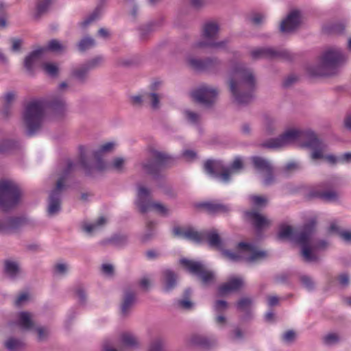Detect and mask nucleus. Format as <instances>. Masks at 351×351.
Returning a JSON list of instances; mask_svg holds the SVG:
<instances>
[{
  "label": "nucleus",
  "mask_w": 351,
  "mask_h": 351,
  "mask_svg": "<svg viewBox=\"0 0 351 351\" xmlns=\"http://www.w3.org/2000/svg\"><path fill=\"white\" fill-rule=\"evenodd\" d=\"M227 82L235 103L246 104L252 99L256 87V78L252 69L243 63L231 62Z\"/></svg>",
  "instance_id": "nucleus-1"
},
{
  "label": "nucleus",
  "mask_w": 351,
  "mask_h": 351,
  "mask_svg": "<svg viewBox=\"0 0 351 351\" xmlns=\"http://www.w3.org/2000/svg\"><path fill=\"white\" fill-rule=\"evenodd\" d=\"M64 101L60 96L55 97L51 100L38 99L29 101L23 114L27 134L33 135L40 129L47 109L58 112L64 109Z\"/></svg>",
  "instance_id": "nucleus-2"
},
{
  "label": "nucleus",
  "mask_w": 351,
  "mask_h": 351,
  "mask_svg": "<svg viewBox=\"0 0 351 351\" xmlns=\"http://www.w3.org/2000/svg\"><path fill=\"white\" fill-rule=\"evenodd\" d=\"M316 223L315 218L310 219L295 238L296 243L301 247V254L306 262H317L319 257L316 252L324 250L329 246L327 241L315 238Z\"/></svg>",
  "instance_id": "nucleus-3"
},
{
  "label": "nucleus",
  "mask_w": 351,
  "mask_h": 351,
  "mask_svg": "<svg viewBox=\"0 0 351 351\" xmlns=\"http://www.w3.org/2000/svg\"><path fill=\"white\" fill-rule=\"evenodd\" d=\"M346 59V56L339 48H328L322 53L317 64L311 65L307 68V72L312 76L335 75Z\"/></svg>",
  "instance_id": "nucleus-4"
},
{
  "label": "nucleus",
  "mask_w": 351,
  "mask_h": 351,
  "mask_svg": "<svg viewBox=\"0 0 351 351\" xmlns=\"http://www.w3.org/2000/svg\"><path fill=\"white\" fill-rule=\"evenodd\" d=\"M219 33V25L215 21H207L202 27L201 39L193 44V48L222 50L227 48L229 40H217Z\"/></svg>",
  "instance_id": "nucleus-5"
},
{
  "label": "nucleus",
  "mask_w": 351,
  "mask_h": 351,
  "mask_svg": "<svg viewBox=\"0 0 351 351\" xmlns=\"http://www.w3.org/2000/svg\"><path fill=\"white\" fill-rule=\"evenodd\" d=\"M223 256L232 261H244L252 263L267 257L266 251L261 250L257 245L251 243L240 242L237 247V252L223 250Z\"/></svg>",
  "instance_id": "nucleus-6"
},
{
  "label": "nucleus",
  "mask_w": 351,
  "mask_h": 351,
  "mask_svg": "<svg viewBox=\"0 0 351 351\" xmlns=\"http://www.w3.org/2000/svg\"><path fill=\"white\" fill-rule=\"evenodd\" d=\"M243 167V161L239 157H237L234 160L230 168L225 167L221 160H208L204 164V169L206 173L212 177L219 178L224 183L228 182L231 175Z\"/></svg>",
  "instance_id": "nucleus-7"
},
{
  "label": "nucleus",
  "mask_w": 351,
  "mask_h": 351,
  "mask_svg": "<svg viewBox=\"0 0 351 351\" xmlns=\"http://www.w3.org/2000/svg\"><path fill=\"white\" fill-rule=\"evenodd\" d=\"M21 192L17 184L10 180H0V208L7 211L20 201Z\"/></svg>",
  "instance_id": "nucleus-8"
},
{
  "label": "nucleus",
  "mask_w": 351,
  "mask_h": 351,
  "mask_svg": "<svg viewBox=\"0 0 351 351\" xmlns=\"http://www.w3.org/2000/svg\"><path fill=\"white\" fill-rule=\"evenodd\" d=\"M313 132H304L295 128L287 129L283 134L277 138H271L262 144L263 147L269 149H278L288 146L294 143L300 138L307 136L308 142L310 139V134Z\"/></svg>",
  "instance_id": "nucleus-9"
},
{
  "label": "nucleus",
  "mask_w": 351,
  "mask_h": 351,
  "mask_svg": "<svg viewBox=\"0 0 351 351\" xmlns=\"http://www.w3.org/2000/svg\"><path fill=\"white\" fill-rule=\"evenodd\" d=\"M74 167L75 164L73 162L70 160L67 162L66 168L62 176L58 180L56 189L51 192L47 208L48 215L53 216L60 210V194L64 188V180Z\"/></svg>",
  "instance_id": "nucleus-10"
},
{
  "label": "nucleus",
  "mask_w": 351,
  "mask_h": 351,
  "mask_svg": "<svg viewBox=\"0 0 351 351\" xmlns=\"http://www.w3.org/2000/svg\"><path fill=\"white\" fill-rule=\"evenodd\" d=\"M218 95L217 88L207 84H202L191 92L193 100L207 108L215 104Z\"/></svg>",
  "instance_id": "nucleus-11"
},
{
  "label": "nucleus",
  "mask_w": 351,
  "mask_h": 351,
  "mask_svg": "<svg viewBox=\"0 0 351 351\" xmlns=\"http://www.w3.org/2000/svg\"><path fill=\"white\" fill-rule=\"evenodd\" d=\"M302 147H306L312 150L311 158L313 160L325 158L331 164H335L337 162V159L335 156L324 155L327 146L317 137L315 133L310 134L309 141L303 143Z\"/></svg>",
  "instance_id": "nucleus-12"
},
{
  "label": "nucleus",
  "mask_w": 351,
  "mask_h": 351,
  "mask_svg": "<svg viewBox=\"0 0 351 351\" xmlns=\"http://www.w3.org/2000/svg\"><path fill=\"white\" fill-rule=\"evenodd\" d=\"M186 61L193 69L206 71L210 74L219 73L222 68V62L217 58H207L203 60L189 57Z\"/></svg>",
  "instance_id": "nucleus-13"
},
{
  "label": "nucleus",
  "mask_w": 351,
  "mask_h": 351,
  "mask_svg": "<svg viewBox=\"0 0 351 351\" xmlns=\"http://www.w3.org/2000/svg\"><path fill=\"white\" fill-rule=\"evenodd\" d=\"M180 263L191 274L196 275L202 283L207 285L214 280L213 272L206 268L201 262L182 258Z\"/></svg>",
  "instance_id": "nucleus-14"
},
{
  "label": "nucleus",
  "mask_w": 351,
  "mask_h": 351,
  "mask_svg": "<svg viewBox=\"0 0 351 351\" xmlns=\"http://www.w3.org/2000/svg\"><path fill=\"white\" fill-rule=\"evenodd\" d=\"M64 48V45L59 40H51L49 42L47 47L39 48L27 56L25 59L24 66L28 71H31L33 66L42 58L45 51H60Z\"/></svg>",
  "instance_id": "nucleus-15"
},
{
  "label": "nucleus",
  "mask_w": 351,
  "mask_h": 351,
  "mask_svg": "<svg viewBox=\"0 0 351 351\" xmlns=\"http://www.w3.org/2000/svg\"><path fill=\"white\" fill-rule=\"evenodd\" d=\"M251 160L254 169L265 176L264 184L270 185L272 184L274 181V178L273 176V167L271 162L261 156H252Z\"/></svg>",
  "instance_id": "nucleus-16"
},
{
  "label": "nucleus",
  "mask_w": 351,
  "mask_h": 351,
  "mask_svg": "<svg viewBox=\"0 0 351 351\" xmlns=\"http://www.w3.org/2000/svg\"><path fill=\"white\" fill-rule=\"evenodd\" d=\"M135 203L141 213H146L150 210L154 206L151 191L143 186H139Z\"/></svg>",
  "instance_id": "nucleus-17"
},
{
  "label": "nucleus",
  "mask_w": 351,
  "mask_h": 351,
  "mask_svg": "<svg viewBox=\"0 0 351 351\" xmlns=\"http://www.w3.org/2000/svg\"><path fill=\"white\" fill-rule=\"evenodd\" d=\"M173 158L165 152L155 150V188L161 186V181L158 184L156 174L158 171H162L169 168L173 164Z\"/></svg>",
  "instance_id": "nucleus-18"
},
{
  "label": "nucleus",
  "mask_w": 351,
  "mask_h": 351,
  "mask_svg": "<svg viewBox=\"0 0 351 351\" xmlns=\"http://www.w3.org/2000/svg\"><path fill=\"white\" fill-rule=\"evenodd\" d=\"M130 101L131 104L137 108H142L149 106L154 108V91L141 90L136 95H130Z\"/></svg>",
  "instance_id": "nucleus-19"
},
{
  "label": "nucleus",
  "mask_w": 351,
  "mask_h": 351,
  "mask_svg": "<svg viewBox=\"0 0 351 351\" xmlns=\"http://www.w3.org/2000/svg\"><path fill=\"white\" fill-rule=\"evenodd\" d=\"M173 234L176 237L186 239L196 243L204 241L203 232H198L191 227H175L173 229Z\"/></svg>",
  "instance_id": "nucleus-20"
},
{
  "label": "nucleus",
  "mask_w": 351,
  "mask_h": 351,
  "mask_svg": "<svg viewBox=\"0 0 351 351\" xmlns=\"http://www.w3.org/2000/svg\"><path fill=\"white\" fill-rule=\"evenodd\" d=\"M301 22V16L299 11L293 10L281 22L280 29L283 33H289L296 29Z\"/></svg>",
  "instance_id": "nucleus-21"
},
{
  "label": "nucleus",
  "mask_w": 351,
  "mask_h": 351,
  "mask_svg": "<svg viewBox=\"0 0 351 351\" xmlns=\"http://www.w3.org/2000/svg\"><path fill=\"white\" fill-rule=\"evenodd\" d=\"M245 219L258 230L268 228L271 225V221L269 219L256 211L245 212Z\"/></svg>",
  "instance_id": "nucleus-22"
},
{
  "label": "nucleus",
  "mask_w": 351,
  "mask_h": 351,
  "mask_svg": "<svg viewBox=\"0 0 351 351\" xmlns=\"http://www.w3.org/2000/svg\"><path fill=\"white\" fill-rule=\"evenodd\" d=\"M217 340L213 337H207L202 335H193L187 340L190 346H200L208 348L216 344Z\"/></svg>",
  "instance_id": "nucleus-23"
},
{
  "label": "nucleus",
  "mask_w": 351,
  "mask_h": 351,
  "mask_svg": "<svg viewBox=\"0 0 351 351\" xmlns=\"http://www.w3.org/2000/svg\"><path fill=\"white\" fill-rule=\"evenodd\" d=\"M103 61L101 56H97L90 60L88 63L73 71V75L78 80H83L88 71L99 65Z\"/></svg>",
  "instance_id": "nucleus-24"
},
{
  "label": "nucleus",
  "mask_w": 351,
  "mask_h": 351,
  "mask_svg": "<svg viewBox=\"0 0 351 351\" xmlns=\"http://www.w3.org/2000/svg\"><path fill=\"white\" fill-rule=\"evenodd\" d=\"M251 56L254 59H274L282 56V53L270 47H261L251 51Z\"/></svg>",
  "instance_id": "nucleus-25"
},
{
  "label": "nucleus",
  "mask_w": 351,
  "mask_h": 351,
  "mask_svg": "<svg viewBox=\"0 0 351 351\" xmlns=\"http://www.w3.org/2000/svg\"><path fill=\"white\" fill-rule=\"evenodd\" d=\"M25 223L22 217L8 218L0 221V232H10L16 230Z\"/></svg>",
  "instance_id": "nucleus-26"
},
{
  "label": "nucleus",
  "mask_w": 351,
  "mask_h": 351,
  "mask_svg": "<svg viewBox=\"0 0 351 351\" xmlns=\"http://www.w3.org/2000/svg\"><path fill=\"white\" fill-rule=\"evenodd\" d=\"M206 211L210 215L226 214L230 211V206L218 202H209L202 204Z\"/></svg>",
  "instance_id": "nucleus-27"
},
{
  "label": "nucleus",
  "mask_w": 351,
  "mask_h": 351,
  "mask_svg": "<svg viewBox=\"0 0 351 351\" xmlns=\"http://www.w3.org/2000/svg\"><path fill=\"white\" fill-rule=\"evenodd\" d=\"M243 285V280L241 278H232L228 282L219 287V293L221 295L239 290Z\"/></svg>",
  "instance_id": "nucleus-28"
},
{
  "label": "nucleus",
  "mask_w": 351,
  "mask_h": 351,
  "mask_svg": "<svg viewBox=\"0 0 351 351\" xmlns=\"http://www.w3.org/2000/svg\"><path fill=\"white\" fill-rule=\"evenodd\" d=\"M117 145V143L114 141H109L104 143L99 149L95 151L93 154L94 157L97 159V169L98 170H102L106 168V165H101L100 162V158L103 156L104 154L108 153L112 151Z\"/></svg>",
  "instance_id": "nucleus-29"
},
{
  "label": "nucleus",
  "mask_w": 351,
  "mask_h": 351,
  "mask_svg": "<svg viewBox=\"0 0 351 351\" xmlns=\"http://www.w3.org/2000/svg\"><path fill=\"white\" fill-rule=\"evenodd\" d=\"M23 330H32L34 328L32 315L28 312L22 311L18 314V321L16 322Z\"/></svg>",
  "instance_id": "nucleus-30"
},
{
  "label": "nucleus",
  "mask_w": 351,
  "mask_h": 351,
  "mask_svg": "<svg viewBox=\"0 0 351 351\" xmlns=\"http://www.w3.org/2000/svg\"><path fill=\"white\" fill-rule=\"evenodd\" d=\"M312 195L315 197H318L325 202H335L338 199L339 195L336 191H321L316 190L312 192Z\"/></svg>",
  "instance_id": "nucleus-31"
},
{
  "label": "nucleus",
  "mask_w": 351,
  "mask_h": 351,
  "mask_svg": "<svg viewBox=\"0 0 351 351\" xmlns=\"http://www.w3.org/2000/svg\"><path fill=\"white\" fill-rule=\"evenodd\" d=\"M191 290L186 289L182 295V299L176 300V305L178 308L184 310H191L193 308L194 304L191 300Z\"/></svg>",
  "instance_id": "nucleus-32"
},
{
  "label": "nucleus",
  "mask_w": 351,
  "mask_h": 351,
  "mask_svg": "<svg viewBox=\"0 0 351 351\" xmlns=\"http://www.w3.org/2000/svg\"><path fill=\"white\" fill-rule=\"evenodd\" d=\"M177 277L176 274L169 270H166L163 273L164 289L166 291L172 290L176 285Z\"/></svg>",
  "instance_id": "nucleus-33"
},
{
  "label": "nucleus",
  "mask_w": 351,
  "mask_h": 351,
  "mask_svg": "<svg viewBox=\"0 0 351 351\" xmlns=\"http://www.w3.org/2000/svg\"><path fill=\"white\" fill-rule=\"evenodd\" d=\"M204 240L206 239L208 244L212 247H220L221 239L217 230L213 229L208 231H203Z\"/></svg>",
  "instance_id": "nucleus-34"
},
{
  "label": "nucleus",
  "mask_w": 351,
  "mask_h": 351,
  "mask_svg": "<svg viewBox=\"0 0 351 351\" xmlns=\"http://www.w3.org/2000/svg\"><path fill=\"white\" fill-rule=\"evenodd\" d=\"M302 230V228L299 232H294L293 228L291 226H283L280 228V230L278 234V237L280 239H293L296 242L295 238Z\"/></svg>",
  "instance_id": "nucleus-35"
},
{
  "label": "nucleus",
  "mask_w": 351,
  "mask_h": 351,
  "mask_svg": "<svg viewBox=\"0 0 351 351\" xmlns=\"http://www.w3.org/2000/svg\"><path fill=\"white\" fill-rule=\"evenodd\" d=\"M154 235V225L152 221L146 223L145 228L143 232L141 239L143 243H147L152 240Z\"/></svg>",
  "instance_id": "nucleus-36"
},
{
  "label": "nucleus",
  "mask_w": 351,
  "mask_h": 351,
  "mask_svg": "<svg viewBox=\"0 0 351 351\" xmlns=\"http://www.w3.org/2000/svg\"><path fill=\"white\" fill-rule=\"evenodd\" d=\"M5 271L10 278H14L19 272V267L17 263L7 261L5 264Z\"/></svg>",
  "instance_id": "nucleus-37"
},
{
  "label": "nucleus",
  "mask_w": 351,
  "mask_h": 351,
  "mask_svg": "<svg viewBox=\"0 0 351 351\" xmlns=\"http://www.w3.org/2000/svg\"><path fill=\"white\" fill-rule=\"evenodd\" d=\"M106 221V219L101 217L94 223H86L83 226V230L87 233H92L97 230Z\"/></svg>",
  "instance_id": "nucleus-38"
},
{
  "label": "nucleus",
  "mask_w": 351,
  "mask_h": 351,
  "mask_svg": "<svg viewBox=\"0 0 351 351\" xmlns=\"http://www.w3.org/2000/svg\"><path fill=\"white\" fill-rule=\"evenodd\" d=\"M135 300L134 295L131 292L125 293L123 302L121 305V311L126 314Z\"/></svg>",
  "instance_id": "nucleus-39"
},
{
  "label": "nucleus",
  "mask_w": 351,
  "mask_h": 351,
  "mask_svg": "<svg viewBox=\"0 0 351 351\" xmlns=\"http://www.w3.org/2000/svg\"><path fill=\"white\" fill-rule=\"evenodd\" d=\"M253 304L252 298L250 297L241 298L237 303V308L243 312L247 311Z\"/></svg>",
  "instance_id": "nucleus-40"
},
{
  "label": "nucleus",
  "mask_w": 351,
  "mask_h": 351,
  "mask_svg": "<svg viewBox=\"0 0 351 351\" xmlns=\"http://www.w3.org/2000/svg\"><path fill=\"white\" fill-rule=\"evenodd\" d=\"M44 72L49 76L55 77L58 73V67L56 64L47 62L42 64Z\"/></svg>",
  "instance_id": "nucleus-41"
},
{
  "label": "nucleus",
  "mask_w": 351,
  "mask_h": 351,
  "mask_svg": "<svg viewBox=\"0 0 351 351\" xmlns=\"http://www.w3.org/2000/svg\"><path fill=\"white\" fill-rule=\"evenodd\" d=\"M95 45V40L89 36L83 38L78 43V49L81 51H84Z\"/></svg>",
  "instance_id": "nucleus-42"
},
{
  "label": "nucleus",
  "mask_w": 351,
  "mask_h": 351,
  "mask_svg": "<svg viewBox=\"0 0 351 351\" xmlns=\"http://www.w3.org/2000/svg\"><path fill=\"white\" fill-rule=\"evenodd\" d=\"M184 116L188 122L193 125L199 124L201 121V115L191 110H185Z\"/></svg>",
  "instance_id": "nucleus-43"
},
{
  "label": "nucleus",
  "mask_w": 351,
  "mask_h": 351,
  "mask_svg": "<svg viewBox=\"0 0 351 351\" xmlns=\"http://www.w3.org/2000/svg\"><path fill=\"white\" fill-rule=\"evenodd\" d=\"M101 11V8L97 7L89 16H88L80 23V26L82 28H86L88 25H89L92 22L95 21L99 17Z\"/></svg>",
  "instance_id": "nucleus-44"
},
{
  "label": "nucleus",
  "mask_w": 351,
  "mask_h": 351,
  "mask_svg": "<svg viewBox=\"0 0 351 351\" xmlns=\"http://www.w3.org/2000/svg\"><path fill=\"white\" fill-rule=\"evenodd\" d=\"M5 346L9 351H19L24 346V343L18 339L11 338L5 343Z\"/></svg>",
  "instance_id": "nucleus-45"
},
{
  "label": "nucleus",
  "mask_w": 351,
  "mask_h": 351,
  "mask_svg": "<svg viewBox=\"0 0 351 351\" xmlns=\"http://www.w3.org/2000/svg\"><path fill=\"white\" fill-rule=\"evenodd\" d=\"M277 124L275 120L267 118L264 123L265 132L267 135H271L275 133L277 130Z\"/></svg>",
  "instance_id": "nucleus-46"
},
{
  "label": "nucleus",
  "mask_w": 351,
  "mask_h": 351,
  "mask_svg": "<svg viewBox=\"0 0 351 351\" xmlns=\"http://www.w3.org/2000/svg\"><path fill=\"white\" fill-rule=\"evenodd\" d=\"M121 341L124 346L132 347L136 345L134 337L130 333H123L121 337Z\"/></svg>",
  "instance_id": "nucleus-47"
},
{
  "label": "nucleus",
  "mask_w": 351,
  "mask_h": 351,
  "mask_svg": "<svg viewBox=\"0 0 351 351\" xmlns=\"http://www.w3.org/2000/svg\"><path fill=\"white\" fill-rule=\"evenodd\" d=\"M141 171L145 174L152 175L154 173V160L149 158L141 165Z\"/></svg>",
  "instance_id": "nucleus-48"
},
{
  "label": "nucleus",
  "mask_w": 351,
  "mask_h": 351,
  "mask_svg": "<svg viewBox=\"0 0 351 351\" xmlns=\"http://www.w3.org/2000/svg\"><path fill=\"white\" fill-rule=\"evenodd\" d=\"M53 0H40L37 5V12L38 14H43L48 10L52 4Z\"/></svg>",
  "instance_id": "nucleus-49"
},
{
  "label": "nucleus",
  "mask_w": 351,
  "mask_h": 351,
  "mask_svg": "<svg viewBox=\"0 0 351 351\" xmlns=\"http://www.w3.org/2000/svg\"><path fill=\"white\" fill-rule=\"evenodd\" d=\"M169 208L160 202H155V214L157 213L161 217H166L169 214Z\"/></svg>",
  "instance_id": "nucleus-50"
},
{
  "label": "nucleus",
  "mask_w": 351,
  "mask_h": 351,
  "mask_svg": "<svg viewBox=\"0 0 351 351\" xmlns=\"http://www.w3.org/2000/svg\"><path fill=\"white\" fill-rule=\"evenodd\" d=\"M252 203L257 206H264L267 203V199L263 196L252 195L250 197Z\"/></svg>",
  "instance_id": "nucleus-51"
},
{
  "label": "nucleus",
  "mask_w": 351,
  "mask_h": 351,
  "mask_svg": "<svg viewBox=\"0 0 351 351\" xmlns=\"http://www.w3.org/2000/svg\"><path fill=\"white\" fill-rule=\"evenodd\" d=\"M339 341V337L335 333H330L324 337V342L326 345L331 346L337 343Z\"/></svg>",
  "instance_id": "nucleus-52"
},
{
  "label": "nucleus",
  "mask_w": 351,
  "mask_h": 351,
  "mask_svg": "<svg viewBox=\"0 0 351 351\" xmlns=\"http://www.w3.org/2000/svg\"><path fill=\"white\" fill-rule=\"evenodd\" d=\"M69 267L66 263H60L55 265L54 272L57 275H63L68 271Z\"/></svg>",
  "instance_id": "nucleus-53"
},
{
  "label": "nucleus",
  "mask_w": 351,
  "mask_h": 351,
  "mask_svg": "<svg viewBox=\"0 0 351 351\" xmlns=\"http://www.w3.org/2000/svg\"><path fill=\"white\" fill-rule=\"evenodd\" d=\"M14 146V143L9 140H3L0 141V152L4 153L10 150Z\"/></svg>",
  "instance_id": "nucleus-54"
},
{
  "label": "nucleus",
  "mask_w": 351,
  "mask_h": 351,
  "mask_svg": "<svg viewBox=\"0 0 351 351\" xmlns=\"http://www.w3.org/2000/svg\"><path fill=\"white\" fill-rule=\"evenodd\" d=\"M228 308V303L224 300H217L215 303L214 309L217 313H221Z\"/></svg>",
  "instance_id": "nucleus-55"
},
{
  "label": "nucleus",
  "mask_w": 351,
  "mask_h": 351,
  "mask_svg": "<svg viewBox=\"0 0 351 351\" xmlns=\"http://www.w3.org/2000/svg\"><path fill=\"white\" fill-rule=\"evenodd\" d=\"M125 164V160L123 158H116L110 165V167L115 170H121Z\"/></svg>",
  "instance_id": "nucleus-56"
},
{
  "label": "nucleus",
  "mask_w": 351,
  "mask_h": 351,
  "mask_svg": "<svg viewBox=\"0 0 351 351\" xmlns=\"http://www.w3.org/2000/svg\"><path fill=\"white\" fill-rule=\"evenodd\" d=\"M29 299V296L28 293L23 292L19 295V297L15 300V304L17 306H20L25 304Z\"/></svg>",
  "instance_id": "nucleus-57"
},
{
  "label": "nucleus",
  "mask_w": 351,
  "mask_h": 351,
  "mask_svg": "<svg viewBox=\"0 0 351 351\" xmlns=\"http://www.w3.org/2000/svg\"><path fill=\"white\" fill-rule=\"evenodd\" d=\"M265 19V16L260 13H256L253 14L250 20L251 23L254 25H261Z\"/></svg>",
  "instance_id": "nucleus-58"
},
{
  "label": "nucleus",
  "mask_w": 351,
  "mask_h": 351,
  "mask_svg": "<svg viewBox=\"0 0 351 351\" xmlns=\"http://www.w3.org/2000/svg\"><path fill=\"white\" fill-rule=\"evenodd\" d=\"M301 282L302 285L308 289H312L314 287V282L313 280L307 276H303L300 278Z\"/></svg>",
  "instance_id": "nucleus-59"
},
{
  "label": "nucleus",
  "mask_w": 351,
  "mask_h": 351,
  "mask_svg": "<svg viewBox=\"0 0 351 351\" xmlns=\"http://www.w3.org/2000/svg\"><path fill=\"white\" fill-rule=\"evenodd\" d=\"M295 338V332L293 330L286 331L282 335V339L287 343H291Z\"/></svg>",
  "instance_id": "nucleus-60"
},
{
  "label": "nucleus",
  "mask_w": 351,
  "mask_h": 351,
  "mask_svg": "<svg viewBox=\"0 0 351 351\" xmlns=\"http://www.w3.org/2000/svg\"><path fill=\"white\" fill-rule=\"evenodd\" d=\"M339 284L345 287H347L350 283V277L347 274H341L338 278Z\"/></svg>",
  "instance_id": "nucleus-61"
},
{
  "label": "nucleus",
  "mask_w": 351,
  "mask_h": 351,
  "mask_svg": "<svg viewBox=\"0 0 351 351\" xmlns=\"http://www.w3.org/2000/svg\"><path fill=\"white\" fill-rule=\"evenodd\" d=\"M165 342L163 339L158 338L155 339V351H165Z\"/></svg>",
  "instance_id": "nucleus-62"
},
{
  "label": "nucleus",
  "mask_w": 351,
  "mask_h": 351,
  "mask_svg": "<svg viewBox=\"0 0 351 351\" xmlns=\"http://www.w3.org/2000/svg\"><path fill=\"white\" fill-rule=\"evenodd\" d=\"M151 282V278L148 276H143L139 282L141 289L146 290L149 287Z\"/></svg>",
  "instance_id": "nucleus-63"
},
{
  "label": "nucleus",
  "mask_w": 351,
  "mask_h": 351,
  "mask_svg": "<svg viewBox=\"0 0 351 351\" xmlns=\"http://www.w3.org/2000/svg\"><path fill=\"white\" fill-rule=\"evenodd\" d=\"M340 237L347 243H351V232L348 230L339 232Z\"/></svg>",
  "instance_id": "nucleus-64"
}]
</instances>
